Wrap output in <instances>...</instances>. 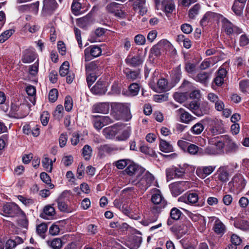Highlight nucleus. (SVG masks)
I'll use <instances>...</instances> for the list:
<instances>
[{
	"instance_id": "nucleus-18",
	"label": "nucleus",
	"mask_w": 249,
	"mask_h": 249,
	"mask_svg": "<svg viewBox=\"0 0 249 249\" xmlns=\"http://www.w3.org/2000/svg\"><path fill=\"white\" fill-rule=\"evenodd\" d=\"M209 131L213 135H216L224 132L223 124L221 120H213L209 128Z\"/></svg>"
},
{
	"instance_id": "nucleus-35",
	"label": "nucleus",
	"mask_w": 249,
	"mask_h": 249,
	"mask_svg": "<svg viewBox=\"0 0 249 249\" xmlns=\"http://www.w3.org/2000/svg\"><path fill=\"white\" fill-rule=\"evenodd\" d=\"M109 110V106L105 103H98L95 104L92 107L93 113H99L106 114Z\"/></svg>"
},
{
	"instance_id": "nucleus-51",
	"label": "nucleus",
	"mask_w": 249,
	"mask_h": 249,
	"mask_svg": "<svg viewBox=\"0 0 249 249\" xmlns=\"http://www.w3.org/2000/svg\"><path fill=\"white\" fill-rule=\"evenodd\" d=\"M92 148L89 145H85L82 149V154L86 160H89L91 156Z\"/></svg>"
},
{
	"instance_id": "nucleus-63",
	"label": "nucleus",
	"mask_w": 249,
	"mask_h": 249,
	"mask_svg": "<svg viewBox=\"0 0 249 249\" xmlns=\"http://www.w3.org/2000/svg\"><path fill=\"white\" fill-rule=\"evenodd\" d=\"M135 43L139 46L143 45L146 42L145 36L142 34H138L134 37Z\"/></svg>"
},
{
	"instance_id": "nucleus-11",
	"label": "nucleus",
	"mask_w": 249,
	"mask_h": 249,
	"mask_svg": "<svg viewBox=\"0 0 249 249\" xmlns=\"http://www.w3.org/2000/svg\"><path fill=\"white\" fill-rule=\"evenodd\" d=\"M151 201L155 204L153 207L159 210H162L167 205V201L164 199L159 190H156V192L153 194Z\"/></svg>"
},
{
	"instance_id": "nucleus-14",
	"label": "nucleus",
	"mask_w": 249,
	"mask_h": 249,
	"mask_svg": "<svg viewBox=\"0 0 249 249\" xmlns=\"http://www.w3.org/2000/svg\"><path fill=\"white\" fill-rule=\"evenodd\" d=\"M56 0H44L42 13L45 15H52L57 8Z\"/></svg>"
},
{
	"instance_id": "nucleus-45",
	"label": "nucleus",
	"mask_w": 249,
	"mask_h": 249,
	"mask_svg": "<svg viewBox=\"0 0 249 249\" xmlns=\"http://www.w3.org/2000/svg\"><path fill=\"white\" fill-rule=\"evenodd\" d=\"M48 226L45 223H41L36 226V231L38 235H39L42 238H45V233L47 231Z\"/></svg>"
},
{
	"instance_id": "nucleus-1",
	"label": "nucleus",
	"mask_w": 249,
	"mask_h": 249,
	"mask_svg": "<svg viewBox=\"0 0 249 249\" xmlns=\"http://www.w3.org/2000/svg\"><path fill=\"white\" fill-rule=\"evenodd\" d=\"M142 177L135 179L127 178L125 177V183H132L135 185L142 192H145L153 183L154 181V177L148 171H144V173L142 175Z\"/></svg>"
},
{
	"instance_id": "nucleus-32",
	"label": "nucleus",
	"mask_w": 249,
	"mask_h": 249,
	"mask_svg": "<svg viewBox=\"0 0 249 249\" xmlns=\"http://www.w3.org/2000/svg\"><path fill=\"white\" fill-rule=\"evenodd\" d=\"M98 63L96 61H92L86 65V74H96L99 73L100 68L98 66Z\"/></svg>"
},
{
	"instance_id": "nucleus-10",
	"label": "nucleus",
	"mask_w": 249,
	"mask_h": 249,
	"mask_svg": "<svg viewBox=\"0 0 249 249\" xmlns=\"http://www.w3.org/2000/svg\"><path fill=\"white\" fill-rule=\"evenodd\" d=\"M173 48L171 43L166 39H162L156 45L153 46L151 52L155 56H159L165 51L170 50Z\"/></svg>"
},
{
	"instance_id": "nucleus-12",
	"label": "nucleus",
	"mask_w": 249,
	"mask_h": 249,
	"mask_svg": "<svg viewBox=\"0 0 249 249\" xmlns=\"http://www.w3.org/2000/svg\"><path fill=\"white\" fill-rule=\"evenodd\" d=\"M223 15L212 12H207L203 16L200 20V24L201 26H205L207 23L213 21H220L222 18Z\"/></svg>"
},
{
	"instance_id": "nucleus-46",
	"label": "nucleus",
	"mask_w": 249,
	"mask_h": 249,
	"mask_svg": "<svg viewBox=\"0 0 249 249\" xmlns=\"http://www.w3.org/2000/svg\"><path fill=\"white\" fill-rule=\"evenodd\" d=\"M116 128L113 125L105 128L103 130V134L107 139H112L115 136Z\"/></svg>"
},
{
	"instance_id": "nucleus-53",
	"label": "nucleus",
	"mask_w": 249,
	"mask_h": 249,
	"mask_svg": "<svg viewBox=\"0 0 249 249\" xmlns=\"http://www.w3.org/2000/svg\"><path fill=\"white\" fill-rule=\"evenodd\" d=\"M214 58L213 57H210L208 58L207 59H205L201 64L200 66V68L201 70H205L206 69L209 67H210L211 66L213 65L216 62H217V60H216L215 62L213 61Z\"/></svg>"
},
{
	"instance_id": "nucleus-47",
	"label": "nucleus",
	"mask_w": 249,
	"mask_h": 249,
	"mask_svg": "<svg viewBox=\"0 0 249 249\" xmlns=\"http://www.w3.org/2000/svg\"><path fill=\"white\" fill-rule=\"evenodd\" d=\"M140 71L138 70L131 71L129 70L125 72V77L127 80L129 81H134L140 78Z\"/></svg>"
},
{
	"instance_id": "nucleus-23",
	"label": "nucleus",
	"mask_w": 249,
	"mask_h": 249,
	"mask_svg": "<svg viewBox=\"0 0 249 249\" xmlns=\"http://www.w3.org/2000/svg\"><path fill=\"white\" fill-rule=\"evenodd\" d=\"M101 53V49L98 46H91L87 48L84 51L85 60L89 61L90 59L89 56V54L93 57H96L100 56Z\"/></svg>"
},
{
	"instance_id": "nucleus-26",
	"label": "nucleus",
	"mask_w": 249,
	"mask_h": 249,
	"mask_svg": "<svg viewBox=\"0 0 249 249\" xmlns=\"http://www.w3.org/2000/svg\"><path fill=\"white\" fill-rule=\"evenodd\" d=\"M36 58V53L35 49L32 48H29L23 52L21 60L24 63H29L34 61Z\"/></svg>"
},
{
	"instance_id": "nucleus-64",
	"label": "nucleus",
	"mask_w": 249,
	"mask_h": 249,
	"mask_svg": "<svg viewBox=\"0 0 249 249\" xmlns=\"http://www.w3.org/2000/svg\"><path fill=\"white\" fill-rule=\"evenodd\" d=\"M64 106L66 111L69 112L71 110L73 106V101L72 98L70 96L66 97Z\"/></svg>"
},
{
	"instance_id": "nucleus-28",
	"label": "nucleus",
	"mask_w": 249,
	"mask_h": 249,
	"mask_svg": "<svg viewBox=\"0 0 249 249\" xmlns=\"http://www.w3.org/2000/svg\"><path fill=\"white\" fill-rule=\"evenodd\" d=\"M140 239L139 237L132 235L125 241V246L129 249H138L140 245Z\"/></svg>"
},
{
	"instance_id": "nucleus-31",
	"label": "nucleus",
	"mask_w": 249,
	"mask_h": 249,
	"mask_svg": "<svg viewBox=\"0 0 249 249\" xmlns=\"http://www.w3.org/2000/svg\"><path fill=\"white\" fill-rule=\"evenodd\" d=\"M76 23L77 25L80 28H87L93 23L92 15L88 14L83 18H78L76 21Z\"/></svg>"
},
{
	"instance_id": "nucleus-2",
	"label": "nucleus",
	"mask_w": 249,
	"mask_h": 249,
	"mask_svg": "<svg viewBox=\"0 0 249 249\" xmlns=\"http://www.w3.org/2000/svg\"><path fill=\"white\" fill-rule=\"evenodd\" d=\"M145 169L139 166L133 161L125 159V175L131 177L130 178L134 179L136 177L138 178L144 173Z\"/></svg>"
},
{
	"instance_id": "nucleus-6",
	"label": "nucleus",
	"mask_w": 249,
	"mask_h": 249,
	"mask_svg": "<svg viewBox=\"0 0 249 249\" xmlns=\"http://www.w3.org/2000/svg\"><path fill=\"white\" fill-rule=\"evenodd\" d=\"M232 172L228 165L220 166L214 175L215 179L221 183H226L230 179Z\"/></svg>"
},
{
	"instance_id": "nucleus-17",
	"label": "nucleus",
	"mask_w": 249,
	"mask_h": 249,
	"mask_svg": "<svg viewBox=\"0 0 249 249\" xmlns=\"http://www.w3.org/2000/svg\"><path fill=\"white\" fill-rule=\"evenodd\" d=\"M106 8L108 12L114 13L117 17L123 18L124 16V6L122 4L112 2L108 4Z\"/></svg>"
},
{
	"instance_id": "nucleus-43",
	"label": "nucleus",
	"mask_w": 249,
	"mask_h": 249,
	"mask_svg": "<svg viewBox=\"0 0 249 249\" xmlns=\"http://www.w3.org/2000/svg\"><path fill=\"white\" fill-rule=\"evenodd\" d=\"M158 91L159 92H165L169 90L168 82L164 78L160 79L157 83Z\"/></svg>"
},
{
	"instance_id": "nucleus-24",
	"label": "nucleus",
	"mask_w": 249,
	"mask_h": 249,
	"mask_svg": "<svg viewBox=\"0 0 249 249\" xmlns=\"http://www.w3.org/2000/svg\"><path fill=\"white\" fill-rule=\"evenodd\" d=\"M84 0H73L71 4V11L75 15L81 14L85 11Z\"/></svg>"
},
{
	"instance_id": "nucleus-27",
	"label": "nucleus",
	"mask_w": 249,
	"mask_h": 249,
	"mask_svg": "<svg viewBox=\"0 0 249 249\" xmlns=\"http://www.w3.org/2000/svg\"><path fill=\"white\" fill-rule=\"evenodd\" d=\"M170 230L173 233H176L178 236L181 237L187 233L188 227L185 224L174 225L170 228Z\"/></svg>"
},
{
	"instance_id": "nucleus-54",
	"label": "nucleus",
	"mask_w": 249,
	"mask_h": 249,
	"mask_svg": "<svg viewBox=\"0 0 249 249\" xmlns=\"http://www.w3.org/2000/svg\"><path fill=\"white\" fill-rule=\"evenodd\" d=\"M166 178L167 181L177 178L176 174V166H172L167 168L166 170Z\"/></svg>"
},
{
	"instance_id": "nucleus-49",
	"label": "nucleus",
	"mask_w": 249,
	"mask_h": 249,
	"mask_svg": "<svg viewBox=\"0 0 249 249\" xmlns=\"http://www.w3.org/2000/svg\"><path fill=\"white\" fill-rule=\"evenodd\" d=\"M70 64L68 61H65L60 66L59 74L62 77L68 75L69 72Z\"/></svg>"
},
{
	"instance_id": "nucleus-16",
	"label": "nucleus",
	"mask_w": 249,
	"mask_h": 249,
	"mask_svg": "<svg viewBox=\"0 0 249 249\" xmlns=\"http://www.w3.org/2000/svg\"><path fill=\"white\" fill-rule=\"evenodd\" d=\"M215 165L202 166L198 167L196 171V175L201 179H204L211 174L215 169Z\"/></svg>"
},
{
	"instance_id": "nucleus-58",
	"label": "nucleus",
	"mask_w": 249,
	"mask_h": 249,
	"mask_svg": "<svg viewBox=\"0 0 249 249\" xmlns=\"http://www.w3.org/2000/svg\"><path fill=\"white\" fill-rule=\"evenodd\" d=\"M14 32V31L13 30L9 29L1 33L0 35V43L4 42L12 35Z\"/></svg>"
},
{
	"instance_id": "nucleus-4",
	"label": "nucleus",
	"mask_w": 249,
	"mask_h": 249,
	"mask_svg": "<svg viewBox=\"0 0 249 249\" xmlns=\"http://www.w3.org/2000/svg\"><path fill=\"white\" fill-rule=\"evenodd\" d=\"M156 6L160 9L169 19L171 18L172 12L175 10V5L173 0H155Z\"/></svg>"
},
{
	"instance_id": "nucleus-15",
	"label": "nucleus",
	"mask_w": 249,
	"mask_h": 249,
	"mask_svg": "<svg viewBox=\"0 0 249 249\" xmlns=\"http://www.w3.org/2000/svg\"><path fill=\"white\" fill-rule=\"evenodd\" d=\"M211 222H213V230L218 235H223L226 232V228L223 222L217 217L212 216L210 218Z\"/></svg>"
},
{
	"instance_id": "nucleus-59",
	"label": "nucleus",
	"mask_w": 249,
	"mask_h": 249,
	"mask_svg": "<svg viewBox=\"0 0 249 249\" xmlns=\"http://www.w3.org/2000/svg\"><path fill=\"white\" fill-rule=\"evenodd\" d=\"M239 44L240 47L249 45V36L245 34L241 35L239 39Z\"/></svg>"
},
{
	"instance_id": "nucleus-62",
	"label": "nucleus",
	"mask_w": 249,
	"mask_h": 249,
	"mask_svg": "<svg viewBox=\"0 0 249 249\" xmlns=\"http://www.w3.org/2000/svg\"><path fill=\"white\" fill-rule=\"evenodd\" d=\"M94 119L93 120L94 127L97 130H100L104 125L101 118L98 116H93Z\"/></svg>"
},
{
	"instance_id": "nucleus-22",
	"label": "nucleus",
	"mask_w": 249,
	"mask_h": 249,
	"mask_svg": "<svg viewBox=\"0 0 249 249\" xmlns=\"http://www.w3.org/2000/svg\"><path fill=\"white\" fill-rule=\"evenodd\" d=\"M91 92L94 95H101L106 93L107 91L106 83L99 80L90 89Z\"/></svg>"
},
{
	"instance_id": "nucleus-37",
	"label": "nucleus",
	"mask_w": 249,
	"mask_h": 249,
	"mask_svg": "<svg viewBox=\"0 0 249 249\" xmlns=\"http://www.w3.org/2000/svg\"><path fill=\"white\" fill-rule=\"evenodd\" d=\"M113 126L116 128L115 135H120L117 137V139L119 141H123L124 139V125L122 123H117Z\"/></svg>"
},
{
	"instance_id": "nucleus-42",
	"label": "nucleus",
	"mask_w": 249,
	"mask_h": 249,
	"mask_svg": "<svg viewBox=\"0 0 249 249\" xmlns=\"http://www.w3.org/2000/svg\"><path fill=\"white\" fill-rule=\"evenodd\" d=\"M194 79L198 82L205 84L208 82L209 75L206 72H201L194 77Z\"/></svg>"
},
{
	"instance_id": "nucleus-21",
	"label": "nucleus",
	"mask_w": 249,
	"mask_h": 249,
	"mask_svg": "<svg viewBox=\"0 0 249 249\" xmlns=\"http://www.w3.org/2000/svg\"><path fill=\"white\" fill-rule=\"evenodd\" d=\"M112 114L117 120L121 119L124 115V106L123 103H114L111 105Z\"/></svg>"
},
{
	"instance_id": "nucleus-50",
	"label": "nucleus",
	"mask_w": 249,
	"mask_h": 249,
	"mask_svg": "<svg viewBox=\"0 0 249 249\" xmlns=\"http://www.w3.org/2000/svg\"><path fill=\"white\" fill-rule=\"evenodd\" d=\"M40 178L43 182L48 185L50 189H53L54 187V185L51 183V178L46 173L42 172L40 174Z\"/></svg>"
},
{
	"instance_id": "nucleus-48",
	"label": "nucleus",
	"mask_w": 249,
	"mask_h": 249,
	"mask_svg": "<svg viewBox=\"0 0 249 249\" xmlns=\"http://www.w3.org/2000/svg\"><path fill=\"white\" fill-rule=\"evenodd\" d=\"M245 4L234 0L232 10L237 15H240L243 11Z\"/></svg>"
},
{
	"instance_id": "nucleus-13",
	"label": "nucleus",
	"mask_w": 249,
	"mask_h": 249,
	"mask_svg": "<svg viewBox=\"0 0 249 249\" xmlns=\"http://www.w3.org/2000/svg\"><path fill=\"white\" fill-rule=\"evenodd\" d=\"M188 184V181H178L171 184L169 187L172 194L177 196L187 189Z\"/></svg>"
},
{
	"instance_id": "nucleus-39",
	"label": "nucleus",
	"mask_w": 249,
	"mask_h": 249,
	"mask_svg": "<svg viewBox=\"0 0 249 249\" xmlns=\"http://www.w3.org/2000/svg\"><path fill=\"white\" fill-rule=\"evenodd\" d=\"M198 108L196 112L197 116H202L208 114L210 109V106L207 102H203L199 105Z\"/></svg>"
},
{
	"instance_id": "nucleus-52",
	"label": "nucleus",
	"mask_w": 249,
	"mask_h": 249,
	"mask_svg": "<svg viewBox=\"0 0 249 249\" xmlns=\"http://www.w3.org/2000/svg\"><path fill=\"white\" fill-rule=\"evenodd\" d=\"M42 163L43 166L47 172H51L53 168V161L48 157L42 159Z\"/></svg>"
},
{
	"instance_id": "nucleus-5",
	"label": "nucleus",
	"mask_w": 249,
	"mask_h": 249,
	"mask_svg": "<svg viewBox=\"0 0 249 249\" xmlns=\"http://www.w3.org/2000/svg\"><path fill=\"white\" fill-rule=\"evenodd\" d=\"M1 211L3 212L2 215L11 217L18 216L20 214H24V212L15 203H6L4 204Z\"/></svg>"
},
{
	"instance_id": "nucleus-40",
	"label": "nucleus",
	"mask_w": 249,
	"mask_h": 249,
	"mask_svg": "<svg viewBox=\"0 0 249 249\" xmlns=\"http://www.w3.org/2000/svg\"><path fill=\"white\" fill-rule=\"evenodd\" d=\"M64 194H62L57 198L56 202L58 209L63 212H68V206L64 199Z\"/></svg>"
},
{
	"instance_id": "nucleus-34",
	"label": "nucleus",
	"mask_w": 249,
	"mask_h": 249,
	"mask_svg": "<svg viewBox=\"0 0 249 249\" xmlns=\"http://www.w3.org/2000/svg\"><path fill=\"white\" fill-rule=\"evenodd\" d=\"M140 89V85L138 83H133L129 86L128 90L125 91V96H135L138 94Z\"/></svg>"
},
{
	"instance_id": "nucleus-36",
	"label": "nucleus",
	"mask_w": 249,
	"mask_h": 249,
	"mask_svg": "<svg viewBox=\"0 0 249 249\" xmlns=\"http://www.w3.org/2000/svg\"><path fill=\"white\" fill-rule=\"evenodd\" d=\"M178 111L180 114V121L183 123L188 124L195 118L183 108H179Z\"/></svg>"
},
{
	"instance_id": "nucleus-20",
	"label": "nucleus",
	"mask_w": 249,
	"mask_h": 249,
	"mask_svg": "<svg viewBox=\"0 0 249 249\" xmlns=\"http://www.w3.org/2000/svg\"><path fill=\"white\" fill-rule=\"evenodd\" d=\"M226 153H234L236 152L239 149V146L229 136H224Z\"/></svg>"
},
{
	"instance_id": "nucleus-19",
	"label": "nucleus",
	"mask_w": 249,
	"mask_h": 249,
	"mask_svg": "<svg viewBox=\"0 0 249 249\" xmlns=\"http://www.w3.org/2000/svg\"><path fill=\"white\" fill-rule=\"evenodd\" d=\"M143 61L144 58L140 54L135 56H132L131 54H129L125 58V63L132 67H139L142 65Z\"/></svg>"
},
{
	"instance_id": "nucleus-55",
	"label": "nucleus",
	"mask_w": 249,
	"mask_h": 249,
	"mask_svg": "<svg viewBox=\"0 0 249 249\" xmlns=\"http://www.w3.org/2000/svg\"><path fill=\"white\" fill-rule=\"evenodd\" d=\"M200 6L198 3L194 5L189 11V17L191 18H194L199 13Z\"/></svg>"
},
{
	"instance_id": "nucleus-29",
	"label": "nucleus",
	"mask_w": 249,
	"mask_h": 249,
	"mask_svg": "<svg viewBox=\"0 0 249 249\" xmlns=\"http://www.w3.org/2000/svg\"><path fill=\"white\" fill-rule=\"evenodd\" d=\"M115 150V148L110 144L101 145L98 147V156L102 158L106 154H111Z\"/></svg>"
},
{
	"instance_id": "nucleus-61",
	"label": "nucleus",
	"mask_w": 249,
	"mask_h": 249,
	"mask_svg": "<svg viewBox=\"0 0 249 249\" xmlns=\"http://www.w3.org/2000/svg\"><path fill=\"white\" fill-rule=\"evenodd\" d=\"M199 104L197 102L193 101L187 104V107L196 115V111L198 110Z\"/></svg>"
},
{
	"instance_id": "nucleus-33",
	"label": "nucleus",
	"mask_w": 249,
	"mask_h": 249,
	"mask_svg": "<svg viewBox=\"0 0 249 249\" xmlns=\"http://www.w3.org/2000/svg\"><path fill=\"white\" fill-rule=\"evenodd\" d=\"M55 213V211L53 207L48 205L44 207L43 213L40 214V217L45 219H49L54 215Z\"/></svg>"
},
{
	"instance_id": "nucleus-41",
	"label": "nucleus",
	"mask_w": 249,
	"mask_h": 249,
	"mask_svg": "<svg viewBox=\"0 0 249 249\" xmlns=\"http://www.w3.org/2000/svg\"><path fill=\"white\" fill-rule=\"evenodd\" d=\"M204 129L203 121H201L194 124L191 128L190 131L194 135L200 134Z\"/></svg>"
},
{
	"instance_id": "nucleus-56",
	"label": "nucleus",
	"mask_w": 249,
	"mask_h": 249,
	"mask_svg": "<svg viewBox=\"0 0 249 249\" xmlns=\"http://www.w3.org/2000/svg\"><path fill=\"white\" fill-rule=\"evenodd\" d=\"M204 153L206 155L210 156H217L220 155L216 148L212 144V145L206 147L204 151Z\"/></svg>"
},
{
	"instance_id": "nucleus-44",
	"label": "nucleus",
	"mask_w": 249,
	"mask_h": 249,
	"mask_svg": "<svg viewBox=\"0 0 249 249\" xmlns=\"http://www.w3.org/2000/svg\"><path fill=\"white\" fill-rule=\"evenodd\" d=\"M160 149L164 153H169L173 151V147L166 141L161 140L160 144Z\"/></svg>"
},
{
	"instance_id": "nucleus-7",
	"label": "nucleus",
	"mask_w": 249,
	"mask_h": 249,
	"mask_svg": "<svg viewBox=\"0 0 249 249\" xmlns=\"http://www.w3.org/2000/svg\"><path fill=\"white\" fill-rule=\"evenodd\" d=\"M180 89L183 91V92H176L173 97L177 102L181 103L188 98V92L192 90L193 86L191 82L185 80L180 87Z\"/></svg>"
},
{
	"instance_id": "nucleus-30",
	"label": "nucleus",
	"mask_w": 249,
	"mask_h": 249,
	"mask_svg": "<svg viewBox=\"0 0 249 249\" xmlns=\"http://www.w3.org/2000/svg\"><path fill=\"white\" fill-rule=\"evenodd\" d=\"M234 226L236 228L243 231L249 230V217L248 219L243 218H236L234 222Z\"/></svg>"
},
{
	"instance_id": "nucleus-38",
	"label": "nucleus",
	"mask_w": 249,
	"mask_h": 249,
	"mask_svg": "<svg viewBox=\"0 0 249 249\" xmlns=\"http://www.w3.org/2000/svg\"><path fill=\"white\" fill-rule=\"evenodd\" d=\"M145 4V0H134L133 4V9H140V14L142 15L146 12V9L144 7Z\"/></svg>"
},
{
	"instance_id": "nucleus-8",
	"label": "nucleus",
	"mask_w": 249,
	"mask_h": 249,
	"mask_svg": "<svg viewBox=\"0 0 249 249\" xmlns=\"http://www.w3.org/2000/svg\"><path fill=\"white\" fill-rule=\"evenodd\" d=\"M220 21L222 23V28L227 35H238L243 33V30L241 28L234 25L230 20L224 16H223Z\"/></svg>"
},
{
	"instance_id": "nucleus-25",
	"label": "nucleus",
	"mask_w": 249,
	"mask_h": 249,
	"mask_svg": "<svg viewBox=\"0 0 249 249\" xmlns=\"http://www.w3.org/2000/svg\"><path fill=\"white\" fill-rule=\"evenodd\" d=\"M162 210L152 207L150 211L146 215L145 220L143 221V223L144 225H147L148 223H153L157 220L159 213Z\"/></svg>"
},
{
	"instance_id": "nucleus-60",
	"label": "nucleus",
	"mask_w": 249,
	"mask_h": 249,
	"mask_svg": "<svg viewBox=\"0 0 249 249\" xmlns=\"http://www.w3.org/2000/svg\"><path fill=\"white\" fill-rule=\"evenodd\" d=\"M213 144L215 146V148H216L217 151L218 152L220 155H222L224 153V148L225 146L224 142H223L222 141L219 140L217 141Z\"/></svg>"
},
{
	"instance_id": "nucleus-3",
	"label": "nucleus",
	"mask_w": 249,
	"mask_h": 249,
	"mask_svg": "<svg viewBox=\"0 0 249 249\" xmlns=\"http://www.w3.org/2000/svg\"><path fill=\"white\" fill-rule=\"evenodd\" d=\"M247 181L240 174L235 175L228 183L230 191L234 193H240L245 188Z\"/></svg>"
},
{
	"instance_id": "nucleus-57",
	"label": "nucleus",
	"mask_w": 249,
	"mask_h": 249,
	"mask_svg": "<svg viewBox=\"0 0 249 249\" xmlns=\"http://www.w3.org/2000/svg\"><path fill=\"white\" fill-rule=\"evenodd\" d=\"M63 107L62 105H59L57 106L53 112V116L55 119L59 120L63 117Z\"/></svg>"
},
{
	"instance_id": "nucleus-9",
	"label": "nucleus",
	"mask_w": 249,
	"mask_h": 249,
	"mask_svg": "<svg viewBox=\"0 0 249 249\" xmlns=\"http://www.w3.org/2000/svg\"><path fill=\"white\" fill-rule=\"evenodd\" d=\"M199 197L196 193L185 194L180 196L178 200L191 205L202 206L204 204L203 200L198 201Z\"/></svg>"
}]
</instances>
